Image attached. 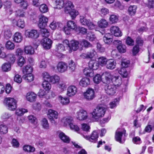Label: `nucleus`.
<instances>
[{"label":"nucleus","instance_id":"5","mask_svg":"<svg viewBox=\"0 0 154 154\" xmlns=\"http://www.w3.org/2000/svg\"><path fill=\"white\" fill-rule=\"evenodd\" d=\"M63 43L66 45V47L69 48V53L72 52L71 49L74 51L77 50L79 48V42L75 40H72L70 41V44L69 41L67 39H65L63 41Z\"/></svg>","mask_w":154,"mask_h":154},{"label":"nucleus","instance_id":"52","mask_svg":"<svg viewBox=\"0 0 154 154\" xmlns=\"http://www.w3.org/2000/svg\"><path fill=\"white\" fill-rule=\"evenodd\" d=\"M2 67L3 71L8 72L11 70V65L9 63H5L2 65Z\"/></svg>","mask_w":154,"mask_h":154},{"label":"nucleus","instance_id":"37","mask_svg":"<svg viewBox=\"0 0 154 154\" xmlns=\"http://www.w3.org/2000/svg\"><path fill=\"white\" fill-rule=\"evenodd\" d=\"M66 0H56L55 1V4L56 8L59 9H61L64 7L65 4Z\"/></svg>","mask_w":154,"mask_h":154},{"label":"nucleus","instance_id":"8","mask_svg":"<svg viewBox=\"0 0 154 154\" xmlns=\"http://www.w3.org/2000/svg\"><path fill=\"white\" fill-rule=\"evenodd\" d=\"M85 99L88 100H91L95 97V92L94 90L91 88H88L83 94Z\"/></svg>","mask_w":154,"mask_h":154},{"label":"nucleus","instance_id":"24","mask_svg":"<svg viewBox=\"0 0 154 154\" xmlns=\"http://www.w3.org/2000/svg\"><path fill=\"white\" fill-rule=\"evenodd\" d=\"M116 65V62L115 60L109 59H108L106 66L107 69L112 70L115 68Z\"/></svg>","mask_w":154,"mask_h":154},{"label":"nucleus","instance_id":"59","mask_svg":"<svg viewBox=\"0 0 154 154\" xmlns=\"http://www.w3.org/2000/svg\"><path fill=\"white\" fill-rule=\"evenodd\" d=\"M101 77L100 75L97 74L93 78V80L94 82L97 84H99L101 80Z\"/></svg>","mask_w":154,"mask_h":154},{"label":"nucleus","instance_id":"6","mask_svg":"<svg viewBox=\"0 0 154 154\" xmlns=\"http://www.w3.org/2000/svg\"><path fill=\"white\" fill-rule=\"evenodd\" d=\"M67 27H63V31L67 35L70 34L71 31L72 30H76L77 28V25L76 23L73 21H68L66 23Z\"/></svg>","mask_w":154,"mask_h":154},{"label":"nucleus","instance_id":"1","mask_svg":"<svg viewBox=\"0 0 154 154\" xmlns=\"http://www.w3.org/2000/svg\"><path fill=\"white\" fill-rule=\"evenodd\" d=\"M106 111V108L102 106H98L91 113L92 118L96 121H98L104 116Z\"/></svg>","mask_w":154,"mask_h":154},{"label":"nucleus","instance_id":"60","mask_svg":"<svg viewBox=\"0 0 154 154\" xmlns=\"http://www.w3.org/2000/svg\"><path fill=\"white\" fill-rule=\"evenodd\" d=\"M42 76L43 78L44 81H49L51 76L48 73L45 72L42 73Z\"/></svg>","mask_w":154,"mask_h":154},{"label":"nucleus","instance_id":"23","mask_svg":"<svg viewBox=\"0 0 154 154\" xmlns=\"http://www.w3.org/2000/svg\"><path fill=\"white\" fill-rule=\"evenodd\" d=\"M13 41L17 43H20L23 40V36L21 33L19 32H16L13 36Z\"/></svg>","mask_w":154,"mask_h":154},{"label":"nucleus","instance_id":"7","mask_svg":"<svg viewBox=\"0 0 154 154\" xmlns=\"http://www.w3.org/2000/svg\"><path fill=\"white\" fill-rule=\"evenodd\" d=\"M79 22L82 25L87 26L89 29H93L95 28V25L92 21L83 16H80Z\"/></svg>","mask_w":154,"mask_h":154},{"label":"nucleus","instance_id":"45","mask_svg":"<svg viewBox=\"0 0 154 154\" xmlns=\"http://www.w3.org/2000/svg\"><path fill=\"white\" fill-rule=\"evenodd\" d=\"M120 99L119 98H116L114 99L109 104L110 108L113 109L116 108L119 104Z\"/></svg>","mask_w":154,"mask_h":154},{"label":"nucleus","instance_id":"15","mask_svg":"<svg viewBox=\"0 0 154 154\" xmlns=\"http://www.w3.org/2000/svg\"><path fill=\"white\" fill-rule=\"evenodd\" d=\"M98 133L96 131H94L91 134L90 137L83 135V136L85 139L92 142H95L97 140L98 137Z\"/></svg>","mask_w":154,"mask_h":154},{"label":"nucleus","instance_id":"18","mask_svg":"<svg viewBox=\"0 0 154 154\" xmlns=\"http://www.w3.org/2000/svg\"><path fill=\"white\" fill-rule=\"evenodd\" d=\"M47 115L48 119L52 122L54 121V119H57L58 117V112L52 109L48 110Z\"/></svg>","mask_w":154,"mask_h":154},{"label":"nucleus","instance_id":"22","mask_svg":"<svg viewBox=\"0 0 154 154\" xmlns=\"http://www.w3.org/2000/svg\"><path fill=\"white\" fill-rule=\"evenodd\" d=\"M57 134L59 138L64 142L69 143L70 140L69 137L66 135L64 133L61 131H58Z\"/></svg>","mask_w":154,"mask_h":154},{"label":"nucleus","instance_id":"64","mask_svg":"<svg viewBox=\"0 0 154 154\" xmlns=\"http://www.w3.org/2000/svg\"><path fill=\"white\" fill-rule=\"evenodd\" d=\"M3 34L4 37L6 39H9L11 36V31L8 29H5L4 31Z\"/></svg>","mask_w":154,"mask_h":154},{"label":"nucleus","instance_id":"49","mask_svg":"<svg viewBox=\"0 0 154 154\" xmlns=\"http://www.w3.org/2000/svg\"><path fill=\"white\" fill-rule=\"evenodd\" d=\"M5 47L7 49L12 50L14 48L15 45L13 42L11 41H9L6 42L5 44Z\"/></svg>","mask_w":154,"mask_h":154},{"label":"nucleus","instance_id":"51","mask_svg":"<svg viewBox=\"0 0 154 154\" xmlns=\"http://www.w3.org/2000/svg\"><path fill=\"white\" fill-rule=\"evenodd\" d=\"M109 20L112 23H117L119 21V16L117 15L112 14L110 15Z\"/></svg>","mask_w":154,"mask_h":154},{"label":"nucleus","instance_id":"10","mask_svg":"<svg viewBox=\"0 0 154 154\" xmlns=\"http://www.w3.org/2000/svg\"><path fill=\"white\" fill-rule=\"evenodd\" d=\"M104 89L106 93L109 95H114L116 91V88L114 85L110 84L106 85Z\"/></svg>","mask_w":154,"mask_h":154},{"label":"nucleus","instance_id":"55","mask_svg":"<svg viewBox=\"0 0 154 154\" xmlns=\"http://www.w3.org/2000/svg\"><path fill=\"white\" fill-rule=\"evenodd\" d=\"M42 125L43 128L45 129H48L49 128V126L47 120L45 119H43L42 121Z\"/></svg>","mask_w":154,"mask_h":154},{"label":"nucleus","instance_id":"47","mask_svg":"<svg viewBox=\"0 0 154 154\" xmlns=\"http://www.w3.org/2000/svg\"><path fill=\"white\" fill-rule=\"evenodd\" d=\"M79 14V11L74 8L68 14H69L72 20H74Z\"/></svg>","mask_w":154,"mask_h":154},{"label":"nucleus","instance_id":"27","mask_svg":"<svg viewBox=\"0 0 154 154\" xmlns=\"http://www.w3.org/2000/svg\"><path fill=\"white\" fill-rule=\"evenodd\" d=\"M90 83V79L89 78L87 77H84L82 78L80 81L79 84L80 85L84 87H87L89 85Z\"/></svg>","mask_w":154,"mask_h":154},{"label":"nucleus","instance_id":"50","mask_svg":"<svg viewBox=\"0 0 154 154\" xmlns=\"http://www.w3.org/2000/svg\"><path fill=\"white\" fill-rule=\"evenodd\" d=\"M28 112L27 109L23 108H18L17 109L15 114L18 116H22L25 113Z\"/></svg>","mask_w":154,"mask_h":154},{"label":"nucleus","instance_id":"41","mask_svg":"<svg viewBox=\"0 0 154 154\" xmlns=\"http://www.w3.org/2000/svg\"><path fill=\"white\" fill-rule=\"evenodd\" d=\"M137 7L135 5H131L128 8V12L131 16L134 15L136 12Z\"/></svg>","mask_w":154,"mask_h":154},{"label":"nucleus","instance_id":"63","mask_svg":"<svg viewBox=\"0 0 154 154\" xmlns=\"http://www.w3.org/2000/svg\"><path fill=\"white\" fill-rule=\"evenodd\" d=\"M87 38L91 41H93L96 39L94 35L91 32H89L87 34Z\"/></svg>","mask_w":154,"mask_h":154},{"label":"nucleus","instance_id":"35","mask_svg":"<svg viewBox=\"0 0 154 154\" xmlns=\"http://www.w3.org/2000/svg\"><path fill=\"white\" fill-rule=\"evenodd\" d=\"M33 71V68L30 65H27L24 67L22 70L24 75L27 74H31Z\"/></svg>","mask_w":154,"mask_h":154},{"label":"nucleus","instance_id":"62","mask_svg":"<svg viewBox=\"0 0 154 154\" xmlns=\"http://www.w3.org/2000/svg\"><path fill=\"white\" fill-rule=\"evenodd\" d=\"M5 48L2 45H0V58H4L7 56L4 51Z\"/></svg>","mask_w":154,"mask_h":154},{"label":"nucleus","instance_id":"11","mask_svg":"<svg viewBox=\"0 0 154 154\" xmlns=\"http://www.w3.org/2000/svg\"><path fill=\"white\" fill-rule=\"evenodd\" d=\"M113 76L110 72H105L102 75L103 82L107 85L109 84L112 82Z\"/></svg>","mask_w":154,"mask_h":154},{"label":"nucleus","instance_id":"3","mask_svg":"<svg viewBox=\"0 0 154 154\" xmlns=\"http://www.w3.org/2000/svg\"><path fill=\"white\" fill-rule=\"evenodd\" d=\"M129 64L130 61L129 60H124L122 61L121 63L122 67L117 69L119 73L123 77L126 78L128 76L129 72L127 71L126 68L128 66Z\"/></svg>","mask_w":154,"mask_h":154},{"label":"nucleus","instance_id":"17","mask_svg":"<svg viewBox=\"0 0 154 154\" xmlns=\"http://www.w3.org/2000/svg\"><path fill=\"white\" fill-rule=\"evenodd\" d=\"M77 89L76 87L73 85H70L68 87L67 90L66 94L69 97H72L76 94Z\"/></svg>","mask_w":154,"mask_h":154},{"label":"nucleus","instance_id":"43","mask_svg":"<svg viewBox=\"0 0 154 154\" xmlns=\"http://www.w3.org/2000/svg\"><path fill=\"white\" fill-rule=\"evenodd\" d=\"M6 57L7 60L9 63L12 64L14 63L16 59L15 55L14 54H8Z\"/></svg>","mask_w":154,"mask_h":154},{"label":"nucleus","instance_id":"20","mask_svg":"<svg viewBox=\"0 0 154 154\" xmlns=\"http://www.w3.org/2000/svg\"><path fill=\"white\" fill-rule=\"evenodd\" d=\"M67 64L63 62H59L57 65V69L60 72H63L66 71L67 69Z\"/></svg>","mask_w":154,"mask_h":154},{"label":"nucleus","instance_id":"30","mask_svg":"<svg viewBox=\"0 0 154 154\" xmlns=\"http://www.w3.org/2000/svg\"><path fill=\"white\" fill-rule=\"evenodd\" d=\"M58 99L60 103L63 105H67L70 102L69 98L65 97H63L61 95L58 96Z\"/></svg>","mask_w":154,"mask_h":154},{"label":"nucleus","instance_id":"9","mask_svg":"<svg viewBox=\"0 0 154 154\" xmlns=\"http://www.w3.org/2000/svg\"><path fill=\"white\" fill-rule=\"evenodd\" d=\"M25 35L26 37L31 39H35L38 38L39 34L38 31L35 29L26 30L25 32Z\"/></svg>","mask_w":154,"mask_h":154},{"label":"nucleus","instance_id":"13","mask_svg":"<svg viewBox=\"0 0 154 154\" xmlns=\"http://www.w3.org/2000/svg\"><path fill=\"white\" fill-rule=\"evenodd\" d=\"M38 26L39 28H43L47 26L48 18L43 15H39Z\"/></svg>","mask_w":154,"mask_h":154},{"label":"nucleus","instance_id":"46","mask_svg":"<svg viewBox=\"0 0 154 154\" xmlns=\"http://www.w3.org/2000/svg\"><path fill=\"white\" fill-rule=\"evenodd\" d=\"M42 86L43 88L47 92L50 90L51 87V85L47 81H44Z\"/></svg>","mask_w":154,"mask_h":154},{"label":"nucleus","instance_id":"42","mask_svg":"<svg viewBox=\"0 0 154 154\" xmlns=\"http://www.w3.org/2000/svg\"><path fill=\"white\" fill-rule=\"evenodd\" d=\"M112 82L115 85H119L122 83V79L119 76H113Z\"/></svg>","mask_w":154,"mask_h":154},{"label":"nucleus","instance_id":"34","mask_svg":"<svg viewBox=\"0 0 154 154\" xmlns=\"http://www.w3.org/2000/svg\"><path fill=\"white\" fill-rule=\"evenodd\" d=\"M84 73L85 75L90 77H92L94 75L93 70L89 67L86 68L84 69Z\"/></svg>","mask_w":154,"mask_h":154},{"label":"nucleus","instance_id":"28","mask_svg":"<svg viewBox=\"0 0 154 154\" xmlns=\"http://www.w3.org/2000/svg\"><path fill=\"white\" fill-rule=\"evenodd\" d=\"M62 44H58L56 45L55 51L59 52V53L64 51L66 50V48L68 47H66V45Z\"/></svg>","mask_w":154,"mask_h":154},{"label":"nucleus","instance_id":"32","mask_svg":"<svg viewBox=\"0 0 154 154\" xmlns=\"http://www.w3.org/2000/svg\"><path fill=\"white\" fill-rule=\"evenodd\" d=\"M24 51L25 54L29 55L33 54L35 53L34 49L31 46H25L24 49Z\"/></svg>","mask_w":154,"mask_h":154},{"label":"nucleus","instance_id":"39","mask_svg":"<svg viewBox=\"0 0 154 154\" xmlns=\"http://www.w3.org/2000/svg\"><path fill=\"white\" fill-rule=\"evenodd\" d=\"M23 149L25 152H33L35 150V149L34 147L28 145H24Z\"/></svg>","mask_w":154,"mask_h":154},{"label":"nucleus","instance_id":"48","mask_svg":"<svg viewBox=\"0 0 154 154\" xmlns=\"http://www.w3.org/2000/svg\"><path fill=\"white\" fill-rule=\"evenodd\" d=\"M60 80V77L57 75L51 76L49 81L53 84L58 83Z\"/></svg>","mask_w":154,"mask_h":154},{"label":"nucleus","instance_id":"29","mask_svg":"<svg viewBox=\"0 0 154 154\" xmlns=\"http://www.w3.org/2000/svg\"><path fill=\"white\" fill-rule=\"evenodd\" d=\"M12 22L13 24L22 29L25 26V23L24 21L20 19L17 21L15 19H13Z\"/></svg>","mask_w":154,"mask_h":154},{"label":"nucleus","instance_id":"54","mask_svg":"<svg viewBox=\"0 0 154 154\" xmlns=\"http://www.w3.org/2000/svg\"><path fill=\"white\" fill-rule=\"evenodd\" d=\"M11 5V3L10 2H6L4 4V5L7 12L9 13L10 14H11L12 11V9L10 8Z\"/></svg>","mask_w":154,"mask_h":154},{"label":"nucleus","instance_id":"57","mask_svg":"<svg viewBox=\"0 0 154 154\" xmlns=\"http://www.w3.org/2000/svg\"><path fill=\"white\" fill-rule=\"evenodd\" d=\"M15 15L19 17H24L25 16V13L24 11L21 9H18L15 12Z\"/></svg>","mask_w":154,"mask_h":154},{"label":"nucleus","instance_id":"26","mask_svg":"<svg viewBox=\"0 0 154 154\" xmlns=\"http://www.w3.org/2000/svg\"><path fill=\"white\" fill-rule=\"evenodd\" d=\"M116 43H118L117 49L119 52L121 53H125L126 51V47L125 45L122 44V42L119 40L115 41Z\"/></svg>","mask_w":154,"mask_h":154},{"label":"nucleus","instance_id":"36","mask_svg":"<svg viewBox=\"0 0 154 154\" xmlns=\"http://www.w3.org/2000/svg\"><path fill=\"white\" fill-rule=\"evenodd\" d=\"M23 78L26 82H30L34 80V76L32 73L27 74L24 75Z\"/></svg>","mask_w":154,"mask_h":154},{"label":"nucleus","instance_id":"40","mask_svg":"<svg viewBox=\"0 0 154 154\" xmlns=\"http://www.w3.org/2000/svg\"><path fill=\"white\" fill-rule=\"evenodd\" d=\"M89 68L93 70H96L99 67V64L94 60H91L88 64Z\"/></svg>","mask_w":154,"mask_h":154},{"label":"nucleus","instance_id":"56","mask_svg":"<svg viewBox=\"0 0 154 154\" xmlns=\"http://www.w3.org/2000/svg\"><path fill=\"white\" fill-rule=\"evenodd\" d=\"M40 11L42 13H45L48 11V8L47 5L45 4L41 5L39 7Z\"/></svg>","mask_w":154,"mask_h":154},{"label":"nucleus","instance_id":"19","mask_svg":"<svg viewBox=\"0 0 154 154\" xmlns=\"http://www.w3.org/2000/svg\"><path fill=\"white\" fill-rule=\"evenodd\" d=\"M41 43L43 48L45 49H49L51 47L52 41L47 38H45L42 39Z\"/></svg>","mask_w":154,"mask_h":154},{"label":"nucleus","instance_id":"12","mask_svg":"<svg viewBox=\"0 0 154 154\" xmlns=\"http://www.w3.org/2000/svg\"><path fill=\"white\" fill-rule=\"evenodd\" d=\"M76 119L79 121H82L86 120L88 118L87 112L83 109H80L76 112Z\"/></svg>","mask_w":154,"mask_h":154},{"label":"nucleus","instance_id":"31","mask_svg":"<svg viewBox=\"0 0 154 154\" xmlns=\"http://www.w3.org/2000/svg\"><path fill=\"white\" fill-rule=\"evenodd\" d=\"M98 26L101 28H105L107 27L108 25L107 21L104 19H102L97 23Z\"/></svg>","mask_w":154,"mask_h":154},{"label":"nucleus","instance_id":"61","mask_svg":"<svg viewBox=\"0 0 154 154\" xmlns=\"http://www.w3.org/2000/svg\"><path fill=\"white\" fill-rule=\"evenodd\" d=\"M8 128L6 126L4 125H0V133L1 134H5L8 132Z\"/></svg>","mask_w":154,"mask_h":154},{"label":"nucleus","instance_id":"25","mask_svg":"<svg viewBox=\"0 0 154 154\" xmlns=\"http://www.w3.org/2000/svg\"><path fill=\"white\" fill-rule=\"evenodd\" d=\"M36 97V95L33 92H29L26 94V100L30 102L35 101Z\"/></svg>","mask_w":154,"mask_h":154},{"label":"nucleus","instance_id":"33","mask_svg":"<svg viewBox=\"0 0 154 154\" xmlns=\"http://www.w3.org/2000/svg\"><path fill=\"white\" fill-rule=\"evenodd\" d=\"M103 40L105 43L110 44L113 41L112 36L109 34H106L103 37Z\"/></svg>","mask_w":154,"mask_h":154},{"label":"nucleus","instance_id":"16","mask_svg":"<svg viewBox=\"0 0 154 154\" xmlns=\"http://www.w3.org/2000/svg\"><path fill=\"white\" fill-rule=\"evenodd\" d=\"M61 122L64 126H66L68 125L69 126L72 123H73L74 121L72 117L66 116L62 118Z\"/></svg>","mask_w":154,"mask_h":154},{"label":"nucleus","instance_id":"21","mask_svg":"<svg viewBox=\"0 0 154 154\" xmlns=\"http://www.w3.org/2000/svg\"><path fill=\"white\" fill-rule=\"evenodd\" d=\"M110 31L112 34L116 37L121 36L122 33L119 28L116 26H112L110 28Z\"/></svg>","mask_w":154,"mask_h":154},{"label":"nucleus","instance_id":"58","mask_svg":"<svg viewBox=\"0 0 154 154\" xmlns=\"http://www.w3.org/2000/svg\"><path fill=\"white\" fill-rule=\"evenodd\" d=\"M40 28L41 29V32L43 37L47 38L48 36L49 35V32L48 29L45 28V27Z\"/></svg>","mask_w":154,"mask_h":154},{"label":"nucleus","instance_id":"2","mask_svg":"<svg viewBox=\"0 0 154 154\" xmlns=\"http://www.w3.org/2000/svg\"><path fill=\"white\" fill-rule=\"evenodd\" d=\"M127 136L126 134V131L123 128H118L116 131L115 135L116 140L120 143H124L125 137Z\"/></svg>","mask_w":154,"mask_h":154},{"label":"nucleus","instance_id":"44","mask_svg":"<svg viewBox=\"0 0 154 154\" xmlns=\"http://www.w3.org/2000/svg\"><path fill=\"white\" fill-rule=\"evenodd\" d=\"M108 59L104 57H101L98 58V62L99 64L102 66L106 65Z\"/></svg>","mask_w":154,"mask_h":154},{"label":"nucleus","instance_id":"14","mask_svg":"<svg viewBox=\"0 0 154 154\" xmlns=\"http://www.w3.org/2000/svg\"><path fill=\"white\" fill-rule=\"evenodd\" d=\"M65 2L64 11L65 14H68L74 8V5L73 3L69 0H66Z\"/></svg>","mask_w":154,"mask_h":154},{"label":"nucleus","instance_id":"4","mask_svg":"<svg viewBox=\"0 0 154 154\" xmlns=\"http://www.w3.org/2000/svg\"><path fill=\"white\" fill-rule=\"evenodd\" d=\"M4 103L8 109L10 110L14 111L17 108V102L13 98H6L5 99Z\"/></svg>","mask_w":154,"mask_h":154},{"label":"nucleus","instance_id":"38","mask_svg":"<svg viewBox=\"0 0 154 154\" xmlns=\"http://www.w3.org/2000/svg\"><path fill=\"white\" fill-rule=\"evenodd\" d=\"M50 94L48 92H46L42 89L40 90L38 92V96L40 97H44L46 99H48L50 98Z\"/></svg>","mask_w":154,"mask_h":154},{"label":"nucleus","instance_id":"53","mask_svg":"<svg viewBox=\"0 0 154 154\" xmlns=\"http://www.w3.org/2000/svg\"><path fill=\"white\" fill-rule=\"evenodd\" d=\"M68 66L70 69L71 71H73L75 69L76 65L73 60H71L69 61Z\"/></svg>","mask_w":154,"mask_h":154}]
</instances>
